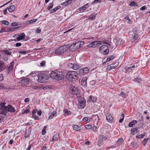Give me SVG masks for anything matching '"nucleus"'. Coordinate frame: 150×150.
<instances>
[{
    "mask_svg": "<svg viewBox=\"0 0 150 150\" xmlns=\"http://www.w3.org/2000/svg\"><path fill=\"white\" fill-rule=\"evenodd\" d=\"M31 134V130L28 131L26 130L25 131V138H28L29 137Z\"/></svg>",
    "mask_w": 150,
    "mask_h": 150,
    "instance_id": "nucleus-35",
    "label": "nucleus"
},
{
    "mask_svg": "<svg viewBox=\"0 0 150 150\" xmlns=\"http://www.w3.org/2000/svg\"><path fill=\"white\" fill-rule=\"evenodd\" d=\"M50 77L52 79L57 81H60L64 78L62 72L57 71H52L50 74Z\"/></svg>",
    "mask_w": 150,
    "mask_h": 150,
    "instance_id": "nucleus-3",
    "label": "nucleus"
},
{
    "mask_svg": "<svg viewBox=\"0 0 150 150\" xmlns=\"http://www.w3.org/2000/svg\"><path fill=\"white\" fill-rule=\"evenodd\" d=\"M5 103H1L0 104V114L6 116L8 112L14 113L16 112L15 108L12 105H8L7 106L5 105Z\"/></svg>",
    "mask_w": 150,
    "mask_h": 150,
    "instance_id": "nucleus-1",
    "label": "nucleus"
},
{
    "mask_svg": "<svg viewBox=\"0 0 150 150\" xmlns=\"http://www.w3.org/2000/svg\"><path fill=\"white\" fill-rule=\"evenodd\" d=\"M15 6L13 5L10 7L8 8V11L11 13L13 12L15 10Z\"/></svg>",
    "mask_w": 150,
    "mask_h": 150,
    "instance_id": "nucleus-32",
    "label": "nucleus"
},
{
    "mask_svg": "<svg viewBox=\"0 0 150 150\" xmlns=\"http://www.w3.org/2000/svg\"><path fill=\"white\" fill-rule=\"evenodd\" d=\"M148 138L144 139L143 141V142L144 143V145L145 146L146 144L147 143L148 141Z\"/></svg>",
    "mask_w": 150,
    "mask_h": 150,
    "instance_id": "nucleus-53",
    "label": "nucleus"
},
{
    "mask_svg": "<svg viewBox=\"0 0 150 150\" xmlns=\"http://www.w3.org/2000/svg\"><path fill=\"white\" fill-rule=\"evenodd\" d=\"M93 117H95V120L97 119L99 117L97 115H93Z\"/></svg>",
    "mask_w": 150,
    "mask_h": 150,
    "instance_id": "nucleus-62",
    "label": "nucleus"
},
{
    "mask_svg": "<svg viewBox=\"0 0 150 150\" xmlns=\"http://www.w3.org/2000/svg\"><path fill=\"white\" fill-rule=\"evenodd\" d=\"M32 117L35 120H40V118L38 116H37V115H32Z\"/></svg>",
    "mask_w": 150,
    "mask_h": 150,
    "instance_id": "nucleus-45",
    "label": "nucleus"
},
{
    "mask_svg": "<svg viewBox=\"0 0 150 150\" xmlns=\"http://www.w3.org/2000/svg\"><path fill=\"white\" fill-rule=\"evenodd\" d=\"M132 34L130 35V37L131 38V40L132 42H134L137 40L138 39V36H136L135 35L133 34L132 32Z\"/></svg>",
    "mask_w": 150,
    "mask_h": 150,
    "instance_id": "nucleus-21",
    "label": "nucleus"
},
{
    "mask_svg": "<svg viewBox=\"0 0 150 150\" xmlns=\"http://www.w3.org/2000/svg\"><path fill=\"white\" fill-rule=\"evenodd\" d=\"M30 79L28 78L23 79L20 81L21 83H22L24 86H26L29 83Z\"/></svg>",
    "mask_w": 150,
    "mask_h": 150,
    "instance_id": "nucleus-14",
    "label": "nucleus"
},
{
    "mask_svg": "<svg viewBox=\"0 0 150 150\" xmlns=\"http://www.w3.org/2000/svg\"><path fill=\"white\" fill-rule=\"evenodd\" d=\"M88 7V3L85 4L81 7H80L77 10V12L79 13L83 12Z\"/></svg>",
    "mask_w": 150,
    "mask_h": 150,
    "instance_id": "nucleus-12",
    "label": "nucleus"
},
{
    "mask_svg": "<svg viewBox=\"0 0 150 150\" xmlns=\"http://www.w3.org/2000/svg\"><path fill=\"white\" fill-rule=\"evenodd\" d=\"M132 81L138 83H140L142 80L140 78L137 77L132 80Z\"/></svg>",
    "mask_w": 150,
    "mask_h": 150,
    "instance_id": "nucleus-34",
    "label": "nucleus"
},
{
    "mask_svg": "<svg viewBox=\"0 0 150 150\" xmlns=\"http://www.w3.org/2000/svg\"><path fill=\"white\" fill-rule=\"evenodd\" d=\"M73 64L72 63H69L68 64V67L70 68H73Z\"/></svg>",
    "mask_w": 150,
    "mask_h": 150,
    "instance_id": "nucleus-57",
    "label": "nucleus"
},
{
    "mask_svg": "<svg viewBox=\"0 0 150 150\" xmlns=\"http://www.w3.org/2000/svg\"><path fill=\"white\" fill-rule=\"evenodd\" d=\"M70 93L71 94L75 95L77 96V97L80 96L79 93V90L77 88L75 87L71 86V87L70 90Z\"/></svg>",
    "mask_w": 150,
    "mask_h": 150,
    "instance_id": "nucleus-8",
    "label": "nucleus"
},
{
    "mask_svg": "<svg viewBox=\"0 0 150 150\" xmlns=\"http://www.w3.org/2000/svg\"><path fill=\"white\" fill-rule=\"evenodd\" d=\"M145 134H142L136 136V137L137 138L142 139L143 137Z\"/></svg>",
    "mask_w": 150,
    "mask_h": 150,
    "instance_id": "nucleus-46",
    "label": "nucleus"
},
{
    "mask_svg": "<svg viewBox=\"0 0 150 150\" xmlns=\"http://www.w3.org/2000/svg\"><path fill=\"white\" fill-rule=\"evenodd\" d=\"M46 62L45 61H42L40 63V65L41 67H43L45 65Z\"/></svg>",
    "mask_w": 150,
    "mask_h": 150,
    "instance_id": "nucleus-52",
    "label": "nucleus"
},
{
    "mask_svg": "<svg viewBox=\"0 0 150 150\" xmlns=\"http://www.w3.org/2000/svg\"><path fill=\"white\" fill-rule=\"evenodd\" d=\"M79 100V106L80 108H84L86 105V101L84 98H80Z\"/></svg>",
    "mask_w": 150,
    "mask_h": 150,
    "instance_id": "nucleus-11",
    "label": "nucleus"
},
{
    "mask_svg": "<svg viewBox=\"0 0 150 150\" xmlns=\"http://www.w3.org/2000/svg\"><path fill=\"white\" fill-rule=\"evenodd\" d=\"M138 143L135 141L132 142L131 143V144L132 146V147H134L137 145Z\"/></svg>",
    "mask_w": 150,
    "mask_h": 150,
    "instance_id": "nucleus-41",
    "label": "nucleus"
},
{
    "mask_svg": "<svg viewBox=\"0 0 150 150\" xmlns=\"http://www.w3.org/2000/svg\"><path fill=\"white\" fill-rule=\"evenodd\" d=\"M99 50L100 52L105 55L108 54L109 52L108 46L106 45H102L100 48Z\"/></svg>",
    "mask_w": 150,
    "mask_h": 150,
    "instance_id": "nucleus-9",
    "label": "nucleus"
},
{
    "mask_svg": "<svg viewBox=\"0 0 150 150\" xmlns=\"http://www.w3.org/2000/svg\"><path fill=\"white\" fill-rule=\"evenodd\" d=\"M143 117H142V119L141 120H139L140 124H141V127H143V125L144 124V121L142 119Z\"/></svg>",
    "mask_w": 150,
    "mask_h": 150,
    "instance_id": "nucleus-55",
    "label": "nucleus"
},
{
    "mask_svg": "<svg viewBox=\"0 0 150 150\" xmlns=\"http://www.w3.org/2000/svg\"><path fill=\"white\" fill-rule=\"evenodd\" d=\"M85 127L86 129H89L91 128L92 126L90 125H87L85 126Z\"/></svg>",
    "mask_w": 150,
    "mask_h": 150,
    "instance_id": "nucleus-51",
    "label": "nucleus"
},
{
    "mask_svg": "<svg viewBox=\"0 0 150 150\" xmlns=\"http://www.w3.org/2000/svg\"><path fill=\"white\" fill-rule=\"evenodd\" d=\"M119 95L122 98H126L127 96H128V95H127L125 93L123 92H121L120 94H119Z\"/></svg>",
    "mask_w": 150,
    "mask_h": 150,
    "instance_id": "nucleus-40",
    "label": "nucleus"
},
{
    "mask_svg": "<svg viewBox=\"0 0 150 150\" xmlns=\"http://www.w3.org/2000/svg\"><path fill=\"white\" fill-rule=\"evenodd\" d=\"M115 57L113 55H112L109 56L107 58L106 62H109L111 60L115 58ZM106 63V62H105L103 63V64H105Z\"/></svg>",
    "mask_w": 150,
    "mask_h": 150,
    "instance_id": "nucleus-27",
    "label": "nucleus"
},
{
    "mask_svg": "<svg viewBox=\"0 0 150 150\" xmlns=\"http://www.w3.org/2000/svg\"><path fill=\"white\" fill-rule=\"evenodd\" d=\"M102 0H94V1L92 3V4H95L97 3H100L102 2Z\"/></svg>",
    "mask_w": 150,
    "mask_h": 150,
    "instance_id": "nucleus-42",
    "label": "nucleus"
},
{
    "mask_svg": "<svg viewBox=\"0 0 150 150\" xmlns=\"http://www.w3.org/2000/svg\"><path fill=\"white\" fill-rule=\"evenodd\" d=\"M57 112L53 111L51 113L49 117V119H52L53 118L54 116L56 115Z\"/></svg>",
    "mask_w": 150,
    "mask_h": 150,
    "instance_id": "nucleus-30",
    "label": "nucleus"
},
{
    "mask_svg": "<svg viewBox=\"0 0 150 150\" xmlns=\"http://www.w3.org/2000/svg\"><path fill=\"white\" fill-rule=\"evenodd\" d=\"M87 78L86 77L84 78L81 80V85L84 88H86L87 87Z\"/></svg>",
    "mask_w": 150,
    "mask_h": 150,
    "instance_id": "nucleus-15",
    "label": "nucleus"
},
{
    "mask_svg": "<svg viewBox=\"0 0 150 150\" xmlns=\"http://www.w3.org/2000/svg\"><path fill=\"white\" fill-rule=\"evenodd\" d=\"M73 129L76 131H79L81 129L80 127L77 125H75L73 127Z\"/></svg>",
    "mask_w": 150,
    "mask_h": 150,
    "instance_id": "nucleus-36",
    "label": "nucleus"
},
{
    "mask_svg": "<svg viewBox=\"0 0 150 150\" xmlns=\"http://www.w3.org/2000/svg\"><path fill=\"white\" fill-rule=\"evenodd\" d=\"M49 79V75L44 72H42L38 74H37L34 77V79H36L37 81L40 83L47 82Z\"/></svg>",
    "mask_w": 150,
    "mask_h": 150,
    "instance_id": "nucleus-2",
    "label": "nucleus"
},
{
    "mask_svg": "<svg viewBox=\"0 0 150 150\" xmlns=\"http://www.w3.org/2000/svg\"><path fill=\"white\" fill-rule=\"evenodd\" d=\"M89 69L87 67H85L83 68H82L81 69H80L79 70V73L80 74H85L87 73H88L89 72Z\"/></svg>",
    "mask_w": 150,
    "mask_h": 150,
    "instance_id": "nucleus-13",
    "label": "nucleus"
},
{
    "mask_svg": "<svg viewBox=\"0 0 150 150\" xmlns=\"http://www.w3.org/2000/svg\"><path fill=\"white\" fill-rule=\"evenodd\" d=\"M101 42L100 41H95L90 43L88 45V47L94 48L101 44Z\"/></svg>",
    "mask_w": 150,
    "mask_h": 150,
    "instance_id": "nucleus-10",
    "label": "nucleus"
},
{
    "mask_svg": "<svg viewBox=\"0 0 150 150\" xmlns=\"http://www.w3.org/2000/svg\"><path fill=\"white\" fill-rule=\"evenodd\" d=\"M132 33H133V34L135 35H136V36H138V32L137 31V30H136L135 29L134 30V29H133V31L132 32Z\"/></svg>",
    "mask_w": 150,
    "mask_h": 150,
    "instance_id": "nucleus-49",
    "label": "nucleus"
},
{
    "mask_svg": "<svg viewBox=\"0 0 150 150\" xmlns=\"http://www.w3.org/2000/svg\"><path fill=\"white\" fill-rule=\"evenodd\" d=\"M123 142L124 140L122 138H119L116 143V145L118 146L119 145L121 144Z\"/></svg>",
    "mask_w": 150,
    "mask_h": 150,
    "instance_id": "nucleus-23",
    "label": "nucleus"
},
{
    "mask_svg": "<svg viewBox=\"0 0 150 150\" xmlns=\"http://www.w3.org/2000/svg\"><path fill=\"white\" fill-rule=\"evenodd\" d=\"M30 52L29 51H20L19 52V53H20V54H25V53H30Z\"/></svg>",
    "mask_w": 150,
    "mask_h": 150,
    "instance_id": "nucleus-48",
    "label": "nucleus"
},
{
    "mask_svg": "<svg viewBox=\"0 0 150 150\" xmlns=\"http://www.w3.org/2000/svg\"><path fill=\"white\" fill-rule=\"evenodd\" d=\"M6 68V65L3 62H0V72L3 71Z\"/></svg>",
    "mask_w": 150,
    "mask_h": 150,
    "instance_id": "nucleus-17",
    "label": "nucleus"
},
{
    "mask_svg": "<svg viewBox=\"0 0 150 150\" xmlns=\"http://www.w3.org/2000/svg\"><path fill=\"white\" fill-rule=\"evenodd\" d=\"M72 69L75 70H77L80 67V66L76 63L73 64Z\"/></svg>",
    "mask_w": 150,
    "mask_h": 150,
    "instance_id": "nucleus-33",
    "label": "nucleus"
},
{
    "mask_svg": "<svg viewBox=\"0 0 150 150\" xmlns=\"http://www.w3.org/2000/svg\"><path fill=\"white\" fill-rule=\"evenodd\" d=\"M147 8V7L145 6H143L140 8V10L141 11H144Z\"/></svg>",
    "mask_w": 150,
    "mask_h": 150,
    "instance_id": "nucleus-59",
    "label": "nucleus"
},
{
    "mask_svg": "<svg viewBox=\"0 0 150 150\" xmlns=\"http://www.w3.org/2000/svg\"><path fill=\"white\" fill-rule=\"evenodd\" d=\"M57 7H55L53 9H52L50 11V13H54V12L56 11L57 10H58V8H57Z\"/></svg>",
    "mask_w": 150,
    "mask_h": 150,
    "instance_id": "nucleus-47",
    "label": "nucleus"
},
{
    "mask_svg": "<svg viewBox=\"0 0 150 150\" xmlns=\"http://www.w3.org/2000/svg\"><path fill=\"white\" fill-rule=\"evenodd\" d=\"M59 137V134H55L54 135L53 137V138L52 139V141L56 140V139H57Z\"/></svg>",
    "mask_w": 150,
    "mask_h": 150,
    "instance_id": "nucleus-38",
    "label": "nucleus"
},
{
    "mask_svg": "<svg viewBox=\"0 0 150 150\" xmlns=\"http://www.w3.org/2000/svg\"><path fill=\"white\" fill-rule=\"evenodd\" d=\"M82 120L83 122H88V117H84L83 118Z\"/></svg>",
    "mask_w": 150,
    "mask_h": 150,
    "instance_id": "nucleus-58",
    "label": "nucleus"
},
{
    "mask_svg": "<svg viewBox=\"0 0 150 150\" xmlns=\"http://www.w3.org/2000/svg\"><path fill=\"white\" fill-rule=\"evenodd\" d=\"M130 6H138V5L134 1H132L129 4Z\"/></svg>",
    "mask_w": 150,
    "mask_h": 150,
    "instance_id": "nucleus-39",
    "label": "nucleus"
},
{
    "mask_svg": "<svg viewBox=\"0 0 150 150\" xmlns=\"http://www.w3.org/2000/svg\"><path fill=\"white\" fill-rule=\"evenodd\" d=\"M102 42L104 44H106L109 46H111V43L110 40H105V41H103Z\"/></svg>",
    "mask_w": 150,
    "mask_h": 150,
    "instance_id": "nucleus-29",
    "label": "nucleus"
},
{
    "mask_svg": "<svg viewBox=\"0 0 150 150\" xmlns=\"http://www.w3.org/2000/svg\"><path fill=\"white\" fill-rule=\"evenodd\" d=\"M137 123V121L136 120H133L129 123L128 126L129 127H133Z\"/></svg>",
    "mask_w": 150,
    "mask_h": 150,
    "instance_id": "nucleus-24",
    "label": "nucleus"
},
{
    "mask_svg": "<svg viewBox=\"0 0 150 150\" xmlns=\"http://www.w3.org/2000/svg\"><path fill=\"white\" fill-rule=\"evenodd\" d=\"M2 24L6 25H8L9 23V22L6 20L2 21Z\"/></svg>",
    "mask_w": 150,
    "mask_h": 150,
    "instance_id": "nucleus-50",
    "label": "nucleus"
},
{
    "mask_svg": "<svg viewBox=\"0 0 150 150\" xmlns=\"http://www.w3.org/2000/svg\"><path fill=\"white\" fill-rule=\"evenodd\" d=\"M14 64V62L12 61L10 63L9 65L6 66V70L4 71L5 75H7L10 74L12 72Z\"/></svg>",
    "mask_w": 150,
    "mask_h": 150,
    "instance_id": "nucleus-6",
    "label": "nucleus"
},
{
    "mask_svg": "<svg viewBox=\"0 0 150 150\" xmlns=\"http://www.w3.org/2000/svg\"><path fill=\"white\" fill-rule=\"evenodd\" d=\"M96 98L91 96L88 98H87V102L89 103L91 102L94 103L96 101Z\"/></svg>",
    "mask_w": 150,
    "mask_h": 150,
    "instance_id": "nucleus-16",
    "label": "nucleus"
},
{
    "mask_svg": "<svg viewBox=\"0 0 150 150\" xmlns=\"http://www.w3.org/2000/svg\"><path fill=\"white\" fill-rule=\"evenodd\" d=\"M131 133L133 135H134L135 134L137 133L138 131L137 127L132 128L131 130Z\"/></svg>",
    "mask_w": 150,
    "mask_h": 150,
    "instance_id": "nucleus-25",
    "label": "nucleus"
},
{
    "mask_svg": "<svg viewBox=\"0 0 150 150\" xmlns=\"http://www.w3.org/2000/svg\"><path fill=\"white\" fill-rule=\"evenodd\" d=\"M4 118V117L2 116H0V123L3 121Z\"/></svg>",
    "mask_w": 150,
    "mask_h": 150,
    "instance_id": "nucleus-63",
    "label": "nucleus"
},
{
    "mask_svg": "<svg viewBox=\"0 0 150 150\" xmlns=\"http://www.w3.org/2000/svg\"><path fill=\"white\" fill-rule=\"evenodd\" d=\"M63 112L64 113V115L65 116H67L69 115H71V113L70 111L68 110L67 109H64Z\"/></svg>",
    "mask_w": 150,
    "mask_h": 150,
    "instance_id": "nucleus-26",
    "label": "nucleus"
},
{
    "mask_svg": "<svg viewBox=\"0 0 150 150\" xmlns=\"http://www.w3.org/2000/svg\"><path fill=\"white\" fill-rule=\"evenodd\" d=\"M97 15V13H93L92 14L89 16L88 20H95V17Z\"/></svg>",
    "mask_w": 150,
    "mask_h": 150,
    "instance_id": "nucleus-20",
    "label": "nucleus"
},
{
    "mask_svg": "<svg viewBox=\"0 0 150 150\" xmlns=\"http://www.w3.org/2000/svg\"><path fill=\"white\" fill-rule=\"evenodd\" d=\"M117 42L119 44V45H120L125 42V40L120 38Z\"/></svg>",
    "mask_w": 150,
    "mask_h": 150,
    "instance_id": "nucleus-37",
    "label": "nucleus"
},
{
    "mask_svg": "<svg viewBox=\"0 0 150 150\" xmlns=\"http://www.w3.org/2000/svg\"><path fill=\"white\" fill-rule=\"evenodd\" d=\"M20 27H16V28H10V30H9V31L11 32L15 30H16V29H17Z\"/></svg>",
    "mask_w": 150,
    "mask_h": 150,
    "instance_id": "nucleus-54",
    "label": "nucleus"
},
{
    "mask_svg": "<svg viewBox=\"0 0 150 150\" xmlns=\"http://www.w3.org/2000/svg\"><path fill=\"white\" fill-rule=\"evenodd\" d=\"M32 147V144H29L26 149V150H30L31 148Z\"/></svg>",
    "mask_w": 150,
    "mask_h": 150,
    "instance_id": "nucleus-64",
    "label": "nucleus"
},
{
    "mask_svg": "<svg viewBox=\"0 0 150 150\" xmlns=\"http://www.w3.org/2000/svg\"><path fill=\"white\" fill-rule=\"evenodd\" d=\"M53 3L52 2L51 3H50L49 4V5L48 6L47 9L48 10L50 11V9L52 8L53 7Z\"/></svg>",
    "mask_w": 150,
    "mask_h": 150,
    "instance_id": "nucleus-43",
    "label": "nucleus"
},
{
    "mask_svg": "<svg viewBox=\"0 0 150 150\" xmlns=\"http://www.w3.org/2000/svg\"><path fill=\"white\" fill-rule=\"evenodd\" d=\"M102 139H104L105 140H106L108 138V136L107 135L105 136L102 135Z\"/></svg>",
    "mask_w": 150,
    "mask_h": 150,
    "instance_id": "nucleus-56",
    "label": "nucleus"
},
{
    "mask_svg": "<svg viewBox=\"0 0 150 150\" xmlns=\"http://www.w3.org/2000/svg\"><path fill=\"white\" fill-rule=\"evenodd\" d=\"M106 119L109 122L111 123L113 121V118L110 114H108V115L106 116Z\"/></svg>",
    "mask_w": 150,
    "mask_h": 150,
    "instance_id": "nucleus-19",
    "label": "nucleus"
},
{
    "mask_svg": "<svg viewBox=\"0 0 150 150\" xmlns=\"http://www.w3.org/2000/svg\"><path fill=\"white\" fill-rule=\"evenodd\" d=\"M19 25H21V24H19L18 23H16V22L12 23H11V26H12L16 27V26H18Z\"/></svg>",
    "mask_w": 150,
    "mask_h": 150,
    "instance_id": "nucleus-44",
    "label": "nucleus"
},
{
    "mask_svg": "<svg viewBox=\"0 0 150 150\" xmlns=\"http://www.w3.org/2000/svg\"><path fill=\"white\" fill-rule=\"evenodd\" d=\"M78 73L75 71H70L68 72L66 76V78L69 81H73L75 79V77H78Z\"/></svg>",
    "mask_w": 150,
    "mask_h": 150,
    "instance_id": "nucleus-4",
    "label": "nucleus"
},
{
    "mask_svg": "<svg viewBox=\"0 0 150 150\" xmlns=\"http://www.w3.org/2000/svg\"><path fill=\"white\" fill-rule=\"evenodd\" d=\"M47 144H45V146H42V148L41 149V150H45L46 149H47V147L45 145H47Z\"/></svg>",
    "mask_w": 150,
    "mask_h": 150,
    "instance_id": "nucleus-60",
    "label": "nucleus"
},
{
    "mask_svg": "<svg viewBox=\"0 0 150 150\" xmlns=\"http://www.w3.org/2000/svg\"><path fill=\"white\" fill-rule=\"evenodd\" d=\"M18 37L17 38V39L18 40L20 41L24 39L25 38V35L24 33H23L20 34H18Z\"/></svg>",
    "mask_w": 150,
    "mask_h": 150,
    "instance_id": "nucleus-18",
    "label": "nucleus"
},
{
    "mask_svg": "<svg viewBox=\"0 0 150 150\" xmlns=\"http://www.w3.org/2000/svg\"><path fill=\"white\" fill-rule=\"evenodd\" d=\"M81 42H78L73 44L69 47H68V48L71 51H74L81 47Z\"/></svg>",
    "mask_w": 150,
    "mask_h": 150,
    "instance_id": "nucleus-7",
    "label": "nucleus"
},
{
    "mask_svg": "<svg viewBox=\"0 0 150 150\" xmlns=\"http://www.w3.org/2000/svg\"><path fill=\"white\" fill-rule=\"evenodd\" d=\"M37 21V19H35L33 20H30L29 21L25 22V25H30L31 24H32L36 22Z\"/></svg>",
    "mask_w": 150,
    "mask_h": 150,
    "instance_id": "nucleus-22",
    "label": "nucleus"
},
{
    "mask_svg": "<svg viewBox=\"0 0 150 150\" xmlns=\"http://www.w3.org/2000/svg\"><path fill=\"white\" fill-rule=\"evenodd\" d=\"M3 52L6 55H10L12 54V52L8 50H4L3 51Z\"/></svg>",
    "mask_w": 150,
    "mask_h": 150,
    "instance_id": "nucleus-28",
    "label": "nucleus"
},
{
    "mask_svg": "<svg viewBox=\"0 0 150 150\" xmlns=\"http://www.w3.org/2000/svg\"><path fill=\"white\" fill-rule=\"evenodd\" d=\"M68 48V46L66 45L60 47L56 49L55 53L58 55H60L66 52Z\"/></svg>",
    "mask_w": 150,
    "mask_h": 150,
    "instance_id": "nucleus-5",
    "label": "nucleus"
},
{
    "mask_svg": "<svg viewBox=\"0 0 150 150\" xmlns=\"http://www.w3.org/2000/svg\"><path fill=\"white\" fill-rule=\"evenodd\" d=\"M72 0H69L68 1H66L63 3L62 5H63V6H66L67 5L70 4H71L72 2Z\"/></svg>",
    "mask_w": 150,
    "mask_h": 150,
    "instance_id": "nucleus-31",
    "label": "nucleus"
},
{
    "mask_svg": "<svg viewBox=\"0 0 150 150\" xmlns=\"http://www.w3.org/2000/svg\"><path fill=\"white\" fill-rule=\"evenodd\" d=\"M22 44L20 42L17 43L15 45L16 47H19L21 46Z\"/></svg>",
    "mask_w": 150,
    "mask_h": 150,
    "instance_id": "nucleus-61",
    "label": "nucleus"
}]
</instances>
